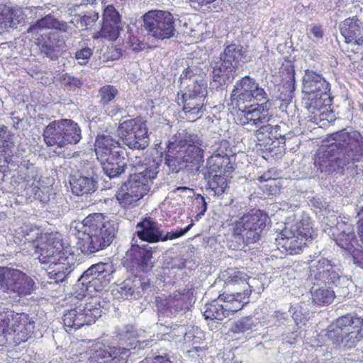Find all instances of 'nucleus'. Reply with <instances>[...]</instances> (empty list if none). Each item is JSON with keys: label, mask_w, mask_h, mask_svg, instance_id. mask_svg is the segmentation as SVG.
<instances>
[{"label": "nucleus", "mask_w": 363, "mask_h": 363, "mask_svg": "<svg viewBox=\"0 0 363 363\" xmlns=\"http://www.w3.org/2000/svg\"><path fill=\"white\" fill-rule=\"evenodd\" d=\"M328 140L334 142L318 150L313 157L314 165L320 172L343 170L363 157V137L357 130L342 129L329 135Z\"/></svg>", "instance_id": "f257e3e1"}, {"label": "nucleus", "mask_w": 363, "mask_h": 363, "mask_svg": "<svg viewBox=\"0 0 363 363\" xmlns=\"http://www.w3.org/2000/svg\"><path fill=\"white\" fill-rule=\"evenodd\" d=\"M76 228L77 248L84 255L105 249L114 238V227L102 213L89 214Z\"/></svg>", "instance_id": "f03ea898"}, {"label": "nucleus", "mask_w": 363, "mask_h": 363, "mask_svg": "<svg viewBox=\"0 0 363 363\" xmlns=\"http://www.w3.org/2000/svg\"><path fill=\"white\" fill-rule=\"evenodd\" d=\"M202 141L195 133H184L169 141L165 151V164L174 170L180 165L199 170L203 164Z\"/></svg>", "instance_id": "7ed1b4c3"}, {"label": "nucleus", "mask_w": 363, "mask_h": 363, "mask_svg": "<svg viewBox=\"0 0 363 363\" xmlns=\"http://www.w3.org/2000/svg\"><path fill=\"white\" fill-rule=\"evenodd\" d=\"M325 336L335 348L355 347L363 340V317L351 313L340 315L327 327Z\"/></svg>", "instance_id": "20e7f679"}, {"label": "nucleus", "mask_w": 363, "mask_h": 363, "mask_svg": "<svg viewBox=\"0 0 363 363\" xmlns=\"http://www.w3.org/2000/svg\"><path fill=\"white\" fill-rule=\"evenodd\" d=\"M312 221L308 216H303L292 223H286L276 238L279 250L289 255H298L306 247L307 242L313 239Z\"/></svg>", "instance_id": "39448f33"}, {"label": "nucleus", "mask_w": 363, "mask_h": 363, "mask_svg": "<svg viewBox=\"0 0 363 363\" xmlns=\"http://www.w3.org/2000/svg\"><path fill=\"white\" fill-rule=\"evenodd\" d=\"M35 323L28 313L0 306V335L18 345L31 337Z\"/></svg>", "instance_id": "423d86ee"}, {"label": "nucleus", "mask_w": 363, "mask_h": 363, "mask_svg": "<svg viewBox=\"0 0 363 363\" xmlns=\"http://www.w3.org/2000/svg\"><path fill=\"white\" fill-rule=\"evenodd\" d=\"M155 177L156 173L149 169L131 174L128 181L116 193V199L120 207L128 210L138 206V201L149 192Z\"/></svg>", "instance_id": "0eeeda50"}, {"label": "nucleus", "mask_w": 363, "mask_h": 363, "mask_svg": "<svg viewBox=\"0 0 363 363\" xmlns=\"http://www.w3.org/2000/svg\"><path fill=\"white\" fill-rule=\"evenodd\" d=\"M302 92L304 94L306 108L314 111L323 105H331L333 98L330 84L322 74L306 69L303 77Z\"/></svg>", "instance_id": "6e6552de"}, {"label": "nucleus", "mask_w": 363, "mask_h": 363, "mask_svg": "<svg viewBox=\"0 0 363 363\" xmlns=\"http://www.w3.org/2000/svg\"><path fill=\"white\" fill-rule=\"evenodd\" d=\"M250 295L241 291L220 294L217 298L205 305L203 315L206 319L222 320L242 309L250 302Z\"/></svg>", "instance_id": "1a4fd4ad"}, {"label": "nucleus", "mask_w": 363, "mask_h": 363, "mask_svg": "<svg viewBox=\"0 0 363 363\" xmlns=\"http://www.w3.org/2000/svg\"><path fill=\"white\" fill-rule=\"evenodd\" d=\"M269 221V217L264 211L251 210L234 223L233 233L246 243H255L260 239Z\"/></svg>", "instance_id": "9d476101"}, {"label": "nucleus", "mask_w": 363, "mask_h": 363, "mask_svg": "<svg viewBox=\"0 0 363 363\" xmlns=\"http://www.w3.org/2000/svg\"><path fill=\"white\" fill-rule=\"evenodd\" d=\"M74 307L65 312L62 320L67 332L77 330L84 325L94 323L101 315V310L91 301L74 297L72 300Z\"/></svg>", "instance_id": "9b49d317"}, {"label": "nucleus", "mask_w": 363, "mask_h": 363, "mask_svg": "<svg viewBox=\"0 0 363 363\" xmlns=\"http://www.w3.org/2000/svg\"><path fill=\"white\" fill-rule=\"evenodd\" d=\"M117 131L124 144L130 149L143 150L149 144L146 121L140 116L119 123Z\"/></svg>", "instance_id": "f8f14e48"}, {"label": "nucleus", "mask_w": 363, "mask_h": 363, "mask_svg": "<svg viewBox=\"0 0 363 363\" xmlns=\"http://www.w3.org/2000/svg\"><path fill=\"white\" fill-rule=\"evenodd\" d=\"M230 99L233 108H239L242 104L252 101H268V96L255 79L245 76L235 83Z\"/></svg>", "instance_id": "ddd939ff"}, {"label": "nucleus", "mask_w": 363, "mask_h": 363, "mask_svg": "<svg viewBox=\"0 0 363 363\" xmlns=\"http://www.w3.org/2000/svg\"><path fill=\"white\" fill-rule=\"evenodd\" d=\"M207 94L206 84L201 80L193 81L187 84L184 91H180L178 96L181 94L183 111L186 116L192 117V121L201 117L200 113L205 111L204 100Z\"/></svg>", "instance_id": "4468645a"}, {"label": "nucleus", "mask_w": 363, "mask_h": 363, "mask_svg": "<svg viewBox=\"0 0 363 363\" xmlns=\"http://www.w3.org/2000/svg\"><path fill=\"white\" fill-rule=\"evenodd\" d=\"M40 240L43 243L41 246L37 245L36 247L38 249L37 252L39 253V261L42 264H49L52 266V264L65 262L73 256L68 253L62 239L57 233H45L43 236H40Z\"/></svg>", "instance_id": "2eb2a0df"}, {"label": "nucleus", "mask_w": 363, "mask_h": 363, "mask_svg": "<svg viewBox=\"0 0 363 363\" xmlns=\"http://www.w3.org/2000/svg\"><path fill=\"white\" fill-rule=\"evenodd\" d=\"M144 27L155 38L165 39L173 36L174 21L171 13L164 11H150L143 16Z\"/></svg>", "instance_id": "dca6fc26"}, {"label": "nucleus", "mask_w": 363, "mask_h": 363, "mask_svg": "<svg viewBox=\"0 0 363 363\" xmlns=\"http://www.w3.org/2000/svg\"><path fill=\"white\" fill-rule=\"evenodd\" d=\"M0 286L19 296H26L34 290L35 282L19 269L0 267Z\"/></svg>", "instance_id": "f3484780"}, {"label": "nucleus", "mask_w": 363, "mask_h": 363, "mask_svg": "<svg viewBox=\"0 0 363 363\" xmlns=\"http://www.w3.org/2000/svg\"><path fill=\"white\" fill-rule=\"evenodd\" d=\"M121 16L113 5L106 6L102 14V23L99 30L92 35L94 40L115 41L120 35Z\"/></svg>", "instance_id": "a211bd4d"}, {"label": "nucleus", "mask_w": 363, "mask_h": 363, "mask_svg": "<svg viewBox=\"0 0 363 363\" xmlns=\"http://www.w3.org/2000/svg\"><path fill=\"white\" fill-rule=\"evenodd\" d=\"M86 363H127L130 350L98 342L92 345Z\"/></svg>", "instance_id": "6ab92c4d"}, {"label": "nucleus", "mask_w": 363, "mask_h": 363, "mask_svg": "<svg viewBox=\"0 0 363 363\" xmlns=\"http://www.w3.org/2000/svg\"><path fill=\"white\" fill-rule=\"evenodd\" d=\"M267 101L257 102L245 106L243 108H237L235 121L240 125H251L256 128L267 123L270 120Z\"/></svg>", "instance_id": "aec40b11"}, {"label": "nucleus", "mask_w": 363, "mask_h": 363, "mask_svg": "<svg viewBox=\"0 0 363 363\" xmlns=\"http://www.w3.org/2000/svg\"><path fill=\"white\" fill-rule=\"evenodd\" d=\"M113 271L112 264L99 262L88 268L80 279L87 287L93 288L96 291H101L108 284Z\"/></svg>", "instance_id": "412c9836"}, {"label": "nucleus", "mask_w": 363, "mask_h": 363, "mask_svg": "<svg viewBox=\"0 0 363 363\" xmlns=\"http://www.w3.org/2000/svg\"><path fill=\"white\" fill-rule=\"evenodd\" d=\"M309 276L317 284L332 285L336 284L341 277L340 269L330 260L321 258L309 267Z\"/></svg>", "instance_id": "4be33fe9"}, {"label": "nucleus", "mask_w": 363, "mask_h": 363, "mask_svg": "<svg viewBox=\"0 0 363 363\" xmlns=\"http://www.w3.org/2000/svg\"><path fill=\"white\" fill-rule=\"evenodd\" d=\"M94 150L99 161L104 160L112 155L125 151L118 140L109 135H98L95 139Z\"/></svg>", "instance_id": "5701e85b"}, {"label": "nucleus", "mask_w": 363, "mask_h": 363, "mask_svg": "<svg viewBox=\"0 0 363 363\" xmlns=\"http://www.w3.org/2000/svg\"><path fill=\"white\" fill-rule=\"evenodd\" d=\"M225 287H229L235 291H241L246 294H252V286L248 280L247 273L236 268H228L222 273Z\"/></svg>", "instance_id": "b1692460"}, {"label": "nucleus", "mask_w": 363, "mask_h": 363, "mask_svg": "<svg viewBox=\"0 0 363 363\" xmlns=\"http://www.w3.org/2000/svg\"><path fill=\"white\" fill-rule=\"evenodd\" d=\"M345 228L340 230L338 226L333 229L332 236L341 249L352 255L358 248H362L359 244L356 234L351 225H345Z\"/></svg>", "instance_id": "393cba45"}, {"label": "nucleus", "mask_w": 363, "mask_h": 363, "mask_svg": "<svg viewBox=\"0 0 363 363\" xmlns=\"http://www.w3.org/2000/svg\"><path fill=\"white\" fill-rule=\"evenodd\" d=\"M130 262L133 267H136L143 272H146L152 267L151 259L152 252L145 247L133 245L128 252Z\"/></svg>", "instance_id": "a878e982"}, {"label": "nucleus", "mask_w": 363, "mask_h": 363, "mask_svg": "<svg viewBox=\"0 0 363 363\" xmlns=\"http://www.w3.org/2000/svg\"><path fill=\"white\" fill-rule=\"evenodd\" d=\"M138 230L137 236L143 241L148 242H157L161 240L162 231L158 224L151 218H144L136 225Z\"/></svg>", "instance_id": "bb28decb"}, {"label": "nucleus", "mask_w": 363, "mask_h": 363, "mask_svg": "<svg viewBox=\"0 0 363 363\" xmlns=\"http://www.w3.org/2000/svg\"><path fill=\"white\" fill-rule=\"evenodd\" d=\"M125 151H121L119 154L112 155L104 160H100L103 169L110 178L117 177L124 172L127 167L125 161Z\"/></svg>", "instance_id": "cd10ccee"}, {"label": "nucleus", "mask_w": 363, "mask_h": 363, "mask_svg": "<svg viewBox=\"0 0 363 363\" xmlns=\"http://www.w3.org/2000/svg\"><path fill=\"white\" fill-rule=\"evenodd\" d=\"M23 16L21 9L0 4V30H6L18 24Z\"/></svg>", "instance_id": "c85d7f7f"}, {"label": "nucleus", "mask_w": 363, "mask_h": 363, "mask_svg": "<svg viewBox=\"0 0 363 363\" xmlns=\"http://www.w3.org/2000/svg\"><path fill=\"white\" fill-rule=\"evenodd\" d=\"M357 16L345 19L340 25L341 35L345 38V42L349 43L355 39L363 36V29Z\"/></svg>", "instance_id": "c756f323"}, {"label": "nucleus", "mask_w": 363, "mask_h": 363, "mask_svg": "<svg viewBox=\"0 0 363 363\" xmlns=\"http://www.w3.org/2000/svg\"><path fill=\"white\" fill-rule=\"evenodd\" d=\"M60 124L65 146L69 144L75 145L80 141L81 129L76 122L70 119H61Z\"/></svg>", "instance_id": "7c9ffc66"}, {"label": "nucleus", "mask_w": 363, "mask_h": 363, "mask_svg": "<svg viewBox=\"0 0 363 363\" xmlns=\"http://www.w3.org/2000/svg\"><path fill=\"white\" fill-rule=\"evenodd\" d=\"M60 120L50 122L44 129L43 138L48 146L57 145L58 147H65L62 139Z\"/></svg>", "instance_id": "2f4dec72"}, {"label": "nucleus", "mask_w": 363, "mask_h": 363, "mask_svg": "<svg viewBox=\"0 0 363 363\" xmlns=\"http://www.w3.org/2000/svg\"><path fill=\"white\" fill-rule=\"evenodd\" d=\"M73 194L82 196L94 192L96 189V182L93 178L79 176L73 177L69 182Z\"/></svg>", "instance_id": "473e14b6"}, {"label": "nucleus", "mask_w": 363, "mask_h": 363, "mask_svg": "<svg viewBox=\"0 0 363 363\" xmlns=\"http://www.w3.org/2000/svg\"><path fill=\"white\" fill-rule=\"evenodd\" d=\"M74 256H71V258L65 262H56V264H52V266H49V277L54 279L55 282L63 281L74 269Z\"/></svg>", "instance_id": "72a5a7b5"}, {"label": "nucleus", "mask_w": 363, "mask_h": 363, "mask_svg": "<svg viewBox=\"0 0 363 363\" xmlns=\"http://www.w3.org/2000/svg\"><path fill=\"white\" fill-rule=\"evenodd\" d=\"M331 105H323L314 111L308 110L309 113L308 118L314 123L319 125L320 127L329 126L335 121L334 112L330 109Z\"/></svg>", "instance_id": "f704fd0d"}, {"label": "nucleus", "mask_w": 363, "mask_h": 363, "mask_svg": "<svg viewBox=\"0 0 363 363\" xmlns=\"http://www.w3.org/2000/svg\"><path fill=\"white\" fill-rule=\"evenodd\" d=\"M236 70L235 67L221 61L220 65L213 69V80L220 84L231 82L235 78Z\"/></svg>", "instance_id": "c9c22d12"}, {"label": "nucleus", "mask_w": 363, "mask_h": 363, "mask_svg": "<svg viewBox=\"0 0 363 363\" xmlns=\"http://www.w3.org/2000/svg\"><path fill=\"white\" fill-rule=\"evenodd\" d=\"M242 55V47L240 45L230 44L227 45L220 55V61L229 64L238 69L239 61Z\"/></svg>", "instance_id": "e433bc0d"}, {"label": "nucleus", "mask_w": 363, "mask_h": 363, "mask_svg": "<svg viewBox=\"0 0 363 363\" xmlns=\"http://www.w3.org/2000/svg\"><path fill=\"white\" fill-rule=\"evenodd\" d=\"M230 164V158L228 155L215 154L208 160V171L210 174H213V172H228V170L226 169L227 168H233L232 167H228Z\"/></svg>", "instance_id": "4c0bfd02"}, {"label": "nucleus", "mask_w": 363, "mask_h": 363, "mask_svg": "<svg viewBox=\"0 0 363 363\" xmlns=\"http://www.w3.org/2000/svg\"><path fill=\"white\" fill-rule=\"evenodd\" d=\"M312 301L318 306H326L330 304L335 298L333 290L323 287L318 288L311 292Z\"/></svg>", "instance_id": "58836bf2"}, {"label": "nucleus", "mask_w": 363, "mask_h": 363, "mask_svg": "<svg viewBox=\"0 0 363 363\" xmlns=\"http://www.w3.org/2000/svg\"><path fill=\"white\" fill-rule=\"evenodd\" d=\"M258 129L255 131V136L257 138V146H259L260 149L262 147H266L267 145H269L272 142V139L269 137V134L272 133L273 126L269 124H262Z\"/></svg>", "instance_id": "ea45409f"}, {"label": "nucleus", "mask_w": 363, "mask_h": 363, "mask_svg": "<svg viewBox=\"0 0 363 363\" xmlns=\"http://www.w3.org/2000/svg\"><path fill=\"white\" fill-rule=\"evenodd\" d=\"M208 185L215 194L221 195L227 188L228 182L224 176L215 174L209 178Z\"/></svg>", "instance_id": "a19ab883"}, {"label": "nucleus", "mask_w": 363, "mask_h": 363, "mask_svg": "<svg viewBox=\"0 0 363 363\" xmlns=\"http://www.w3.org/2000/svg\"><path fill=\"white\" fill-rule=\"evenodd\" d=\"M18 230V234H21L28 242L33 243L38 239H40L41 235H44L40 233L39 229L33 225H23Z\"/></svg>", "instance_id": "79ce46f5"}, {"label": "nucleus", "mask_w": 363, "mask_h": 363, "mask_svg": "<svg viewBox=\"0 0 363 363\" xmlns=\"http://www.w3.org/2000/svg\"><path fill=\"white\" fill-rule=\"evenodd\" d=\"M14 144L12 140V134L6 125L0 126V152L6 153L13 148Z\"/></svg>", "instance_id": "37998d69"}, {"label": "nucleus", "mask_w": 363, "mask_h": 363, "mask_svg": "<svg viewBox=\"0 0 363 363\" xmlns=\"http://www.w3.org/2000/svg\"><path fill=\"white\" fill-rule=\"evenodd\" d=\"M100 102L103 106L108 104L118 94V89L113 85H104L99 90Z\"/></svg>", "instance_id": "c03bdc74"}, {"label": "nucleus", "mask_w": 363, "mask_h": 363, "mask_svg": "<svg viewBox=\"0 0 363 363\" xmlns=\"http://www.w3.org/2000/svg\"><path fill=\"white\" fill-rule=\"evenodd\" d=\"M54 16L51 14L46 15L45 16L38 19L35 23L30 26L28 28V33H33L38 30L42 29H52L53 26Z\"/></svg>", "instance_id": "a18cd8bd"}, {"label": "nucleus", "mask_w": 363, "mask_h": 363, "mask_svg": "<svg viewBox=\"0 0 363 363\" xmlns=\"http://www.w3.org/2000/svg\"><path fill=\"white\" fill-rule=\"evenodd\" d=\"M59 81L62 85H64L69 89L80 88L83 84V82L80 79L72 76L68 73L62 74L60 77Z\"/></svg>", "instance_id": "49530a36"}, {"label": "nucleus", "mask_w": 363, "mask_h": 363, "mask_svg": "<svg viewBox=\"0 0 363 363\" xmlns=\"http://www.w3.org/2000/svg\"><path fill=\"white\" fill-rule=\"evenodd\" d=\"M287 77L283 87L286 88L289 93L292 94L296 89L295 69L293 65H289L284 68Z\"/></svg>", "instance_id": "de8ad7c7"}, {"label": "nucleus", "mask_w": 363, "mask_h": 363, "mask_svg": "<svg viewBox=\"0 0 363 363\" xmlns=\"http://www.w3.org/2000/svg\"><path fill=\"white\" fill-rule=\"evenodd\" d=\"M175 298H171V296L168 297L157 296L155 298V305L158 312L164 313L168 310L173 308L172 304L174 303Z\"/></svg>", "instance_id": "09e8293b"}, {"label": "nucleus", "mask_w": 363, "mask_h": 363, "mask_svg": "<svg viewBox=\"0 0 363 363\" xmlns=\"http://www.w3.org/2000/svg\"><path fill=\"white\" fill-rule=\"evenodd\" d=\"M99 18V14L94 13L91 15H84L81 16L77 23L79 24L82 30L91 28L96 23Z\"/></svg>", "instance_id": "8fccbe9b"}, {"label": "nucleus", "mask_w": 363, "mask_h": 363, "mask_svg": "<svg viewBox=\"0 0 363 363\" xmlns=\"http://www.w3.org/2000/svg\"><path fill=\"white\" fill-rule=\"evenodd\" d=\"M171 298H175V299H174V303L172 304V306L176 311H181L187 308L189 296L186 294L180 292L174 293L173 296H171Z\"/></svg>", "instance_id": "3c124183"}, {"label": "nucleus", "mask_w": 363, "mask_h": 363, "mask_svg": "<svg viewBox=\"0 0 363 363\" xmlns=\"http://www.w3.org/2000/svg\"><path fill=\"white\" fill-rule=\"evenodd\" d=\"M196 212L197 214L195 218L196 220H199L205 214L207 210V203L205 198L201 194H198L196 197Z\"/></svg>", "instance_id": "603ef678"}, {"label": "nucleus", "mask_w": 363, "mask_h": 363, "mask_svg": "<svg viewBox=\"0 0 363 363\" xmlns=\"http://www.w3.org/2000/svg\"><path fill=\"white\" fill-rule=\"evenodd\" d=\"M194 225L193 220H191V223H189L184 228H181L179 230H177L175 231L168 232L164 238L161 237L160 240H174L178 238L182 237L185 233H186Z\"/></svg>", "instance_id": "864d4df0"}, {"label": "nucleus", "mask_w": 363, "mask_h": 363, "mask_svg": "<svg viewBox=\"0 0 363 363\" xmlns=\"http://www.w3.org/2000/svg\"><path fill=\"white\" fill-rule=\"evenodd\" d=\"M250 322V318H244L238 320L233 327V332L240 333L251 330L252 324Z\"/></svg>", "instance_id": "5fc2aeb1"}, {"label": "nucleus", "mask_w": 363, "mask_h": 363, "mask_svg": "<svg viewBox=\"0 0 363 363\" xmlns=\"http://www.w3.org/2000/svg\"><path fill=\"white\" fill-rule=\"evenodd\" d=\"M91 55L92 50L89 48H82L75 53L76 59L82 60L79 62L80 65H85Z\"/></svg>", "instance_id": "6e6d98bb"}, {"label": "nucleus", "mask_w": 363, "mask_h": 363, "mask_svg": "<svg viewBox=\"0 0 363 363\" xmlns=\"http://www.w3.org/2000/svg\"><path fill=\"white\" fill-rule=\"evenodd\" d=\"M348 44L350 45V48H348V51L354 54L363 55V36L355 39V40Z\"/></svg>", "instance_id": "4d7b16f0"}, {"label": "nucleus", "mask_w": 363, "mask_h": 363, "mask_svg": "<svg viewBox=\"0 0 363 363\" xmlns=\"http://www.w3.org/2000/svg\"><path fill=\"white\" fill-rule=\"evenodd\" d=\"M138 363H172L169 357L165 355H156L152 357H146Z\"/></svg>", "instance_id": "13d9d810"}, {"label": "nucleus", "mask_w": 363, "mask_h": 363, "mask_svg": "<svg viewBox=\"0 0 363 363\" xmlns=\"http://www.w3.org/2000/svg\"><path fill=\"white\" fill-rule=\"evenodd\" d=\"M128 43L130 48L135 51L139 52L145 49V45L137 36L133 35H130Z\"/></svg>", "instance_id": "bf43d9fd"}, {"label": "nucleus", "mask_w": 363, "mask_h": 363, "mask_svg": "<svg viewBox=\"0 0 363 363\" xmlns=\"http://www.w3.org/2000/svg\"><path fill=\"white\" fill-rule=\"evenodd\" d=\"M69 26L67 22L64 21H59L54 17L53 26L52 29L57 30L60 32H67L68 30Z\"/></svg>", "instance_id": "052dcab7"}, {"label": "nucleus", "mask_w": 363, "mask_h": 363, "mask_svg": "<svg viewBox=\"0 0 363 363\" xmlns=\"http://www.w3.org/2000/svg\"><path fill=\"white\" fill-rule=\"evenodd\" d=\"M353 257L354 263L360 267L363 268V250L362 248H358L351 255Z\"/></svg>", "instance_id": "680f3d73"}, {"label": "nucleus", "mask_w": 363, "mask_h": 363, "mask_svg": "<svg viewBox=\"0 0 363 363\" xmlns=\"http://www.w3.org/2000/svg\"><path fill=\"white\" fill-rule=\"evenodd\" d=\"M215 0H189L192 8L196 10H200L203 6H206Z\"/></svg>", "instance_id": "e2e57ef3"}, {"label": "nucleus", "mask_w": 363, "mask_h": 363, "mask_svg": "<svg viewBox=\"0 0 363 363\" xmlns=\"http://www.w3.org/2000/svg\"><path fill=\"white\" fill-rule=\"evenodd\" d=\"M312 34L317 38H320L323 36V31L320 26H314L311 30Z\"/></svg>", "instance_id": "0e129e2a"}, {"label": "nucleus", "mask_w": 363, "mask_h": 363, "mask_svg": "<svg viewBox=\"0 0 363 363\" xmlns=\"http://www.w3.org/2000/svg\"><path fill=\"white\" fill-rule=\"evenodd\" d=\"M192 76H193L192 71L189 68H187L182 72V74H181L180 79L182 81L186 80L189 79V82H190L189 84H191L194 81V80H192V81L191 80V78Z\"/></svg>", "instance_id": "69168bd1"}, {"label": "nucleus", "mask_w": 363, "mask_h": 363, "mask_svg": "<svg viewBox=\"0 0 363 363\" xmlns=\"http://www.w3.org/2000/svg\"><path fill=\"white\" fill-rule=\"evenodd\" d=\"M271 179H274V178L272 177L270 171H267V172H264L263 174H262L260 177H258V181L259 182H267Z\"/></svg>", "instance_id": "338daca9"}, {"label": "nucleus", "mask_w": 363, "mask_h": 363, "mask_svg": "<svg viewBox=\"0 0 363 363\" xmlns=\"http://www.w3.org/2000/svg\"><path fill=\"white\" fill-rule=\"evenodd\" d=\"M360 240L363 243V218L360 219L358 222V230H357Z\"/></svg>", "instance_id": "774afa93"}]
</instances>
